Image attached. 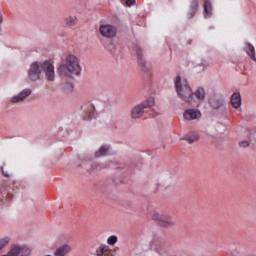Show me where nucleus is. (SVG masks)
<instances>
[{
  "label": "nucleus",
  "mask_w": 256,
  "mask_h": 256,
  "mask_svg": "<svg viewBox=\"0 0 256 256\" xmlns=\"http://www.w3.org/2000/svg\"><path fill=\"white\" fill-rule=\"evenodd\" d=\"M57 71L61 77L71 78L73 75H79L81 73V64L79 63V58L73 54L67 55L64 57Z\"/></svg>",
  "instance_id": "1"
},
{
  "label": "nucleus",
  "mask_w": 256,
  "mask_h": 256,
  "mask_svg": "<svg viewBox=\"0 0 256 256\" xmlns=\"http://www.w3.org/2000/svg\"><path fill=\"white\" fill-rule=\"evenodd\" d=\"M174 84L175 91L179 99H181V101H184V103H187L188 105H193V103H195V99L193 97V89H191V86L189 85V82H187V79L182 78L181 76H177L174 79Z\"/></svg>",
  "instance_id": "2"
},
{
  "label": "nucleus",
  "mask_w": 256,
  "mask_h": 256,
  "mask_svg": "<svg viewBox=\"0 0 256 256\" xmlns=\"http://www.w3.org/2000/svg\"><path fill=\"white\" fill-rule=\"evenodd\" d=\"M151 219L162 229H173L177 225L173 216L167 212L154 210L151 214Z\"/></svg>",
  "instance_id": "3"
},
{
  "label": "nucleus",
  "mask_w": 256,
  "mask_h": 256,
  "mask_svg": "<svg viewBox=\"0 0 256 256\" xmlns=\"http://www.w3.org/2000/svg\"><path fill=\"white\" fill-rule=\"evenodd\" d=\"M155 106V98L150 97L145 101L137 104L131 110V118L132 119H141L143 115H145L146 109H151V107Z\"/></svg>",
  "instance_id": "4"
},
{
  "label": "nucleus",
  "mask_w": 256,
  "mask_h": 256,
  "mask_svg": "<svg viewBox=\"0 0 256 256\" xmlns=\"http://www.w3.org/2000/svg\"><path fill=\"white\" fill-rule=\"evenodd\" d=\"M41 73H43V61H34L29 65L27 70V78L30 83H35L41 79Z\"/></svg>",
  "instance_id": "5"
},
{
  "label": "nucleus",
  "mask_w": 256,
  "mask_h": 256,
  "mask_svg": "<svg viewBox=\"0 0 256 256\" xmlns=\"http://www.w3.org/2000/svg\"><path fill=\"white\" fill-rule=\"evenodd\" d=\"M99 33L102 37H105V39H115V37H117V26L112 24H101Z\"/></svg>",
  "instance_id": "6"
},
{
  "label": "nucleus",
  "mask_w": 256,
  "mask_h": 256,
  "mask_svg": "<svg viewBox=\"0 0 256 256\" xmlns=\"http://www.w3.org/2000/svg\"><path fill=\"white\" fill-rule=\"evenodd\" d=\"M42 71H44L46 81H48L49 83L55 82V66L53 65V63H51V61H43Z\"/></svg>",
  "instance_id": "7"
},
{
  "label": "nucleus",
  "mask_w": 256,
  "mask_h": 256,
  "mask_svg": "<svg viewBox=\"0 0 256 256\" xmlns=\"http://www.w3.org/2000/svg\"><path fill=\"white\" fill-rule=\"evenodd\" d=\"M31 93H33V90H31V88H24L17 95L12 96L10 98V102H12L13 104L23 103V101H25L27 97H30Z\"/></svg>",
  "instance_id": "8"
},
{
  "label": "nucleus",
  "mask_w": 256,
  "mask_h": 256,
  "mask_svg": "<svg viewBox=\"0 0 256 256\" xmlns=\"http://www.w3.org/2000/svg\"><path fill=\"white\" fill-rule=\"evenodd\" d=\"M72 251H73V247L71 246V244L64 243V244L58 246L54 250L53 255L54 256H69V255H71Z\"/></svg>",
  "instance_id": "9"
},
{
  "label": "nucleus",
  "mask_w": 256,
  "mask_h": 256,
  "mask_svg": "<svg viewBox=\"0 0 256 256\" xmlns=\"http://www.w3.org/2000/svg\"><path fill=\"white\" fill-rule=\"evenodd\" d=\"M135 51L138 57V65L140 66L141 71L144 73H149L150 69L149 66H147V62L143 58V51L141 50V47L136 46Z\"/></svg>",
  "instance_id": "10"
},
{
  "label": "nucleus",
  "mask_w": 256,
  "mask_h": 256,
  "mask_svg": "<svg viewBox=\"0 0 256 256\" xmlns=\"http://www.w3.org/2000/svg\"><path fill=\"white\" fill-rule=\"evenodd\" d=\"M183 119L185 121H195V119H201V111L198 109H187L183 112Z\"/></svg>",
  "instance_id": "11"
},
{
  "label": "nucleus",
  "mask_w": 256,
  "mask_h": 256,
  "mask_svg": "<svg viewBox=\"0 0 256 256\" xmlns=\"http://www.w3.org/2000/svg\"><path fill=\"white\" fill-rule=\"evenodd\" d=\"M83 110V120L89 121L95 117V106L93 104H87L81 108Z\"/></svg>",
  "instance_id": "12"
},
{
  "label": "nucleus",
  "mask_w": 256,
  "mask_h": 256,
  "mask_svg": "<svg viewBox=\"0 0 256 256\" xmlns=\"http://www.w3.org/2000/svg\"><path fill=\"white\" fill-rule=\"evenodd\" d=\"M110 153L111 146L103 145L94 153V156L96 157V159H99L101 157H107V155H109Z\"/></svg>",
  "instance_id": "13"
},
{
  "label": "nucleus",
  "mask_w": 256,
  "mask_h": 256,
  "mask_svg": "<svg viewBox=\"0 0 256 256\" xmlns=\"http://www.w3.org/2000/svg\"><path fill=\"white\" fill-rule=\"evenodd\" d=\"M230 103L232 107H234V109H239V107H241V94L240 93L232 94Z\"/></svg>",
  "instance_id": "14"
},
{
  "label": "nucleus",
  "mask_w": 256,
  "mask_h": 256,
  "mask_svg": "<svg viewBox=\"0 0 256 256\" xmlns=\"http://www.w3.org/2000/svg\"><path fill=\"white\" fill-rule=\"evenodd\" d=\"M210 105L212 109H221L223 105H225V100L220 99V98H211L210 99Z\"/></svg>",
  "instance_id": "15"
},
{
  "label": "nucleus",
  "mask_w": 256,
  "mask_h": 256,
  "mask_svg": "<svg viewBox=\"0 0 256 256\" xmlns=\"http://www.w3.org/2000/svg\"><path fill=\"white\" fill-rule=\"evenodd\" d=\"M109 253V246L105 244H101L97 249H96V256H106L110 255Z\"/></svg>",
  "instance_id": "16"
},
{
  "label": "nucleus",
  "mask_w": 256,
  "mask_h": 256,
  "mask_svg": "<svg viewBox=\"0 0 256 256\" xmlns=\"http://www.w3.org/2000/svg\"><path fill=\"white\" fill-rule=\"evenodd\" d=\"M183 140L188 141V143L192 145L195 141H199V133L191 132L188 136L184 137Z\"/></svg>",
  "instance_id": "17"
},
{
  "label": "nucleus",
  "mask_w": 256,
  "mask_h": 256,
  "mask_svg": "<svg viewBox=\"0 0 256 256\" xmlns=\"http://www.w3.org/2000/svg\"><path fill=\"white\" fill-rule=\"evenodd\" d=\"M211 11H213V7L209 0H205L204 2V17H211Z\"/></svg>",
  "instance_id": "18"
},
{
  "label": "nucleus",
  "mask_w": 256,
  "mask_h": 256,
  "mask_svg": "<svg viewBox=\"0 0 256 256\" xmlns=\"http://www.w3.org/2000/svg\"><path fill=\"white\" fill-rule=\"evenodd\" d=\"M67 27H75L77 25V16H68L64 19Z\"/></svg>",
  "instance_id": "19"
},
{
  "label": "nucleus",
  "mask_w": 256,
  "mask_h": 256,
  "mask_svg": "<svg viewBox=\"0 0 256 256\" xmlns=\"http://www.w3.org/2000/svg\"><path fill=\"white\" fill-rule=\"evenodd\" d=\"M193 97L199 99V101H203L205 99V89L198 88L195 92H193Z\"/></svg>",
  "instance_id": "20"
},
{
  "label": "nucleus",
  "mask_w": 256,
  "mask_h": 256,
  "mask_svg": "<svg viewBox=\"0 0 256 256\" xmlns=\"http://www.w3.org/2000/svg\"><path fill=\"white\" fill-rule=\"evenodd\" d=\"M63 92L64 93H73V84L72 83H65L63 86Z\"/></svg>",
  "instance_id": "21"
},
{
  "label": "nucleus",
  "mask_w": 256,
  "mask_h": 256,
  "mask_svg": "<svg viewBox=\"0 0 256 256\" xmlns=\"http://www.w3.org/2000/svg\"><path fill=\"white\" fill-rule=\"evenodd\" d=\"M103 169V164L101 163H94L91 166V171H101Z\"/></svg>",
  "instance_id": "22"
},
{
  "label": "nucleus",
  "mask_w": 256,
  "mask_h": 256,
  "mask_svg": "<svg viewBox=\"0 0 256 256\" xmlns=\"http://www.w3.org/2000/svg\"><path fill=\"white\" fill-rule=\"evenodd\" d=\"M118 239L117 236L112 235L107 239V244L108 245H115V243H117Z\"/></svg>",
  "instance_id": "23"
},
{
  "label": "nucleus",
  "mask_w": 256,
  "mask_h": 256,
  "mask_svg": "<svg viewBox=\"0 0 256 256\" xmlns=\"http://www.w3.org/2000/svg\"><path fill=\"white\" fill-rule=\"evenodd\" d=\"M190 9L197 11L199 9V0H193Z\"/></svg>",
  "instance_id": "24"
},
{
  "label": "nucleus",
  "mask_w": 256,
  "mask_h": 256,
  "mask_svg": "<svg viewBox=\"0 0 256 256\" xmlns=\"http://www.w3.org/2000/svg\"><path fill=\"white\" fill-rule=\"evenodd\" d=\"M10 239L9 238H2L0 240V251L3 249V247H5V245H7V243H9Z\"/></svg>",
  "instance_id": "25"
},
{
  "label": "nucleus",
  "mask_w": 256,
  "mask_h": 256,
  "mask_svg": "<svg viewBox=\"0 0 256 256\" xmlns=\"http://www.w3.org/2000/svg\"><path fill=\"white\" fill-rule=\"evenodd\" d=\"M240 254H241V252H239V249H237V248H233L230 250L231 256H239Z\"/></svg>",
  "instance_id": "26"
},
{
  "label": "nucleus",
  "mask_w": 256,
  "mask_h": 256,
  "mask_svg": "<svg viewBox=\"0 0 256 256\" xmlns=\"http://www.w3.org/2000/svg\"><path fill=\"white\" fill-rule=\"evenodd\" d=\"M196 13H197V10H193L192 8H190L189 19H193V17H195Z\"/></svg>",
  "instance_id": "27"
},
{
  "label": "nucleus",
  "mask_w": 256,
  "mask_h": 256,
  "mask_svg": "<svg viewBox=\"0 0 256 256\" xmlns=\"http://www.w3.org/2000/svg\"><path fill=\"white\" fill-rule=\"evenodd\" d=\"M240 147H242V148H247V147H249V141H242L241 143H240Z\"/></svg>",
  "instance_id": "28"
},
{
  "label": "nucleus",
  "mask_w": 256,
  "mask_h": 256,
  "mask_svg": "<svg viewBox=\"0 0 256 256\" xmlns=\"http://www.w3.org/2000/svg\"><path fill=\"white\" fill-rule=\"evenodd\" d=\"M133 3H135V0H126V5L128 7H131V5H133Z\"/></svg>",
  "instance_id": "29"
},
{
  "label": "nucleus",
  "mask_w": 256,
  "mask_h": 256,
  "mask_svg": "<svg viewBox=\"0 0 256 256\" xmlns=\"http://www.w3.org/2000/svg\"><path fill=\"white\" fill-rule=\"evenodd\" d=\"M2 173H3V175H4L5 177H11V175H9V174L5 173V171H3V168H2Z\"/></svg>",
  "instance_id": "30"
},
{
  "label": "nucleus",
  "mask_w": 256,
  "mask_h": 256,
  "mask_svg": "<svg viewBox=\"0 0 256 256\" xmlns=\"http://www.w3.org/2000/svg\"><path fill=\"white\" fill-rule=\"evenodd\" d=\"M88 160H91V156H88Z\"/></svg>",
  "instance_id": "31"
}]
</instances>
